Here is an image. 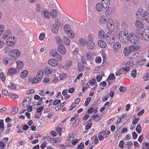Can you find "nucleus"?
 <instances>
[{
    "label": "nucleus",
    "instance_id": "nucleus-1",
    "mask_svg": "<svg viewBox=\"0 0 149 149\" xmlns=\"http://www.w3.org/2000/svg\"><path fill=\"white\" fill-rule=\"evenodd\" d=\"M21 52L17 49H15L11 51L9 54L10 57L13 60H16L19 57Z\"/></svg>",
    "mask_w": 149,
    "mask_h": 149
},
{
    "label": "nucleus",
    "instance_id": "nucleus-2",
    "mask_svg": "<svg viewBox=\"0 0 149 149\" xmlns=\"http://www.w3.org/2000/svg\"><path fill=\"white\" fill-rule=\"evenodd\" d=\"M106 40L109 44H112L114 42V35L111 32H108L105 35Z\"/></svg>",
    "mask_w": 149,
    "mask_h": 149
},
{
    "label": "nucleus",
    "instance_id": "nucleus-3",
    "mask_svg": "<svg viewBox=\"0 0 149 149\" xmlns=\"http://www.w3.org/2000/svg\"><path fill=\"white\" fill-rule=\"evenodd\" d=\"M133 44H136L138 42V38L135 34L130 33L128 36V41Z\"/></svg>",
    "mask_w": 149,
    "mask_h": 149
},
{
    "label": "nucleus",
    "instance_id": "nucleus-4",
    "mask_svg": "<svg viewBox=\"0 0 149 149\" xmlns=\"http://www.w3.org/2000/svg\"><path fill=\"white\" fill-rule=\"evenodd\" d=\"M119 39L120 42L124 44H126L128 41V37L123 31L120 32L119 34Z\"/></svg>",
    "mask_w": 149,
    "mask_h": 149
},
{
    "label": "nucleus",
    "instance_id": "nucleus-5",
    "mask_svg": "<svg viewBox=\"0 0 149 149\" xmlns=\"http://www.w3.org/2000/svg\"><path fill=\"white\" fill-rule=\"evenodd\" d=\"M87 48L89 49H92L95 47V45L94 42L92 40V38L90 35L88 37V40L86 43Z\"/></svg>",
    "mask_w": 149,
    "mask_h": 149
},
{
    "label": "nucleus",
    "instance_id": "nucleus-6",
    "mask_svg": "<svg viewBox=\"0 0 149 149\" xmlns=\"http://www.w3.org/2000/svg\"><path fill=\"white\" fill-rule=\"evenodd\" d=\"M107 28L110 31L113 32L114 31L115 27L112 19H109L107 22Z\"/></svg>",
    "mask_w": 149,
    "mask_h": 149
},
{
    "label": "nucleus",
    "instance_id": "nucleus-7",
    "mask_svg": "<svg viewBox=\"0 0 149 149\" xmlns=\"http://www.w3.org/2000/svg\"><path fill=\"white\" fill-rule=\"evenodd\" d=\"M19 72V70L17 68H10L8 69L7 74L10 75H11L17 74Z\"/></svg>",
    "mask_w": 149,
    "mask_h": 149
},
{
    "label": "nucleus",
    "instance_id": "nucleus-8",
    "mask_svg": "<svg viewBox=\"0 0 149 149\" xmlns=\"http://www.w3.org/2000/svg\"><path fill=\"white\" fill-rule=\"evenodd\" d=\"M15 38L14 37H13L12 38V37L9 38L6 41V43L8 45L12 46L14 45L15 43Z\"/></svg>",
    "mask_w": 149,
    "mask_h": 149
},
{
    "label": "nucleus",
    "instance_id": "nucleus-9",
    "mask_svg": "<svg viewBox=\"0 0 149 149\" xmlns=\"http://www.w3.org/2000/svg\"><path fill=\"white\" fill-rule=\"evenodd\" d=\"M149 31L147 29H145L143 32V38L147 40H149Z\"/></svg>",
    "mask_w": 149,
    "mask_h": 149
},
{
    "label": "nucleus",
    "instance_id": "nucleus-10",
    "mask_svg": "<svg viewBox=\"0 0 149 149\" xmlns=\"http://www.w3.org/2000/svg\"><path fill=\"white\" fill-rule=\"evenodd\" d=\"M58 49L60 53L62 54H65L66 53V50L65 47L62 45H59Z\"/></svg>",
    "mask_w": 149,
    "mask_h": 149
},
{
    "label": "nucleus",
    "instance_id": "nucleus-11",
    "mask_svg": "<svg viewBox=\"0 0 149 149\" xmlns=\"http://www.w3.org/2000/svg\"><path fill=\"white\" fill-rule=\"evenodd\" d=\"M142 19L145 20L147 22L149 23V13L147 11H145L143 13Z\"/></svg>",
    "mask_w": 149,
    "mask_h": 149
},
{
    "label": "nucleus",
    "instance_id": "nucleus-12",
    "mask_svg": "<svg viewBox=\"0 0 149 149\" xmlns=\"http://www.w3.org/2000/svg\"><path fill=\"white\" fill-rule=\"evenodd\" d=\"M98 44L100 47L102 48H104L107 46L106 43L102 40H100L98 41Z\"/></svg>",
    "mask_w": 149,
    "mask_h": 149
},
{
    "label": "nucleus",
    "instance_id": "nucleus-13",
    "mask_svg": "<svg viewBox=\"0 0 149 149\" xmlns=\"http://www.w3.org/2000/svg\"><path fill=\"white\" fill-rule=\"evenodd\" d=\"M48 63L50 65L52 66L55 67L58 65V63L54 59H50L49 60Z\"/></svg>",
    "mask_w": 149,
    "mask_h": 149
},
{
    "label": "nucleus",
    "instance_id": "nucleus-14",
    "mask_svg": "<svg viewBox=\"0 0 149 149\" xmlns=\"http://www.w3.org/2000/svg\"><path fill=\"white\" fill-rule=\"evenodd\" d=\"M44 74L43 71L42 70H39L37 72L36 76L38 79L41 80Z\"/></svg>",
    "mask_w": 149,
    "mask_h": 149
},
{
    "label": "nucleus",
    "instance_id": "nucleus-15",
    "mask_svg": "<svg viewBox=\"0 0 149 149\" xmlns=\"http://www.w3.org/2000/svg\"><path fill=\"white\" fill-rule=\"evenodd\" d=\"M58 27L57 24H54L53 25L52 28V30L54 34H57L58 32Z\"/></svg>",
    "mask_w": 149,
    "mask_h": 149
},
{
    "label": "nucleus",
    "instance_id": "nucleus-16",
    "mask_svg": "<svg viewBox=\"0 0 149 149\" xmlns=\"http://www.w3.org/2000/svg\"><path fill=\"white\" fill-rule=\"evenodd\" d=\"M143 32L141 29H137L136 31V34L139 39H142L143 38Z\"/></svg>",
    "mask_w": 149,
    "mask_h": 149
},
{
    "label": "nucleus",
    "instance_id": "nucleus-17",
    "mask_svg": "<svg viewBox=\"0 0 149 149\" xmlns=\"http://www.w3.org/2000/svg\"><path fill=\"white\" fill-rule=\"evenodd\" d=\"M143 11L141 9H139L137 11L136 17L139 18H141L143 16Z\"/></svg>",
    "mask_w": 149,
    "mask_h": 149
},
{
    "label": "nucleus",
    "instance_id": "nucleus-18",
    "mask_svg": "<svg viewBox=\"0 0 149 149\" xmlns=\"http://www.w3.org/2000/svg\"><path fill=\"white\" fill-rule=\"evenodd\" d=\"M135 26L138 29L141 28L144 29V24L139 21H136L135 24Z\"/></svg>",
    "mask_w": 149,
    "mask_h": 149
},
{
    "label": "nucleus",
    "instance_id": "nucleus-19",
    "mask_svg": "<svg viewBox=\"0 0 149 149\" xmlns=\"http://www.w3.org/2000/svg\"><path fill=\"white\" fill-rule=\"evenodd\" d=\"M41 13L44 15L45 18L49 19L50 17L51 14L48 11L45 10L42 11Z\"/></svg>",
    "mask_w": 149,
    "mask_h": 149
},
{
    "label": "nucleus",
    "instance_id": "nucleus-20",
    "mask_svg": "<svg viewBox=\"0 0 149 149\" xmlns=\"http://www.w3.org/2000/svg\"><path fill=\"white\" fill-rule=\"evenodd\" d=\"M78 70L79 72L83 71L84 68L85 66L83 63H80L78 62Z\"/></svg>",
    "mask_w": 149,
    "mask_h": 149
},
{
    "label": "nucleus",
    "instance_id": "nucleus-21",
    "mask_svg": "<svg viewBox=\"0 0 149 149\" xmlns=\"http://www.w3.org/2000/svg\"><path fill=\"white\" fill-rule=\"evenodd\" d=\"M16 63L17 64V68L19 70L23 68L24 63L22 61H18L16 62Z\"/></svg>",
    "mask_w": 149,
    "mask_h": 149
},
{
    "label": "nucleus",
    "instance_id": "nucleus-22",
    "mask_svg": "<svg viewBox=\"0 0 149 149\" xmlns=\"http://www.w3.org/2000/svg\"><path fill=\"white\" fill-rule=\"evenodd\" d=\"M96 9L97 11H101L103 10V6L101 3H98L96 5Z\"/></svg>",
    "mask_w": 149,
    "mask_h": 149
},
{
    "label": "nucleus",
    "instance_id": "nucleus-23",
    "mask_svg": "<svg viewBox=\"0 0 149 149\" xmlns=\"http://www.w3.org/2000/svg\"><path fill=\"white\" fill-rule=\"evenodd\" d=\"M121 47V44L119 42H116L113 44V48L116 50L119 49Z\"/></svg>",
    "mask_w": 149,
    "mask_h": 149
},
{
    "label": "nucleus",
    "instance_id": "nucleus-24",
    "mask_svg": "<svg viewBox=\"0 0 149 149\" xmlns=\"http://www.w3.org/2000/svg\"><path fill=\"white\" fill-rule=\"evenodd\" d=\"M28 71L27 70H24L20 74L21 77L22 78H24L28 75Z\"/></svg>",
    "mask_w": 149,
    "mask_h": 149
},
{
    "label": "nucleus",
    "instance_id": "nucleus-25",
    "mask_svg": "<svg viewBox=\"0 0 149 149\" xmlns=\"http://www.w3.org/2000/svg\"><path fill=\"white\" fill-rule=\"evenodd\" d=\"M131 53V52L129 47H126L124 48L123 53L125 56H128Z\"/></svg>",
    "mask_w": 149,
    "mask_h": 149
},
{
    "label": "nucleus",
    "instance_id": "nucleus-26",
    "mask_svg": "<svg viewBox=\"0 0 149 149\" xmlns=\"http://www.w3.org/2000/svg\"><path fill=\"white\" fill-rule=\"evenodd\" d=\"M58 14L57 11L55 9L51 11L50 14L51 15L52 18H55L57 16Z\"/></svg>",
    "mask_w": 149,
    "mask_h": 149
},
{
    "label": "nucleus",
    "instance_id": "nucleus-27",
    "mask_svg": "<svg viewBox=\"0 0 149 149\" xmlns=\"http://www.w3.org/2000/svg\"><path fill=\"white\" fill-rule=\"evenodd\" d=\"M105 32L102 30H100L98 32L99 36L101 39H103L105 38V35H104Z\"/></svg>",
    "mask_w": 149,
    "mask_h": 149
},
{
    "label": "nucleus",
    "instance_id": "nucleus-28",
    "mask_svg": "<svg viewBox=\"0 0 149 149\" xmlns=\"http://www.w3.org/2000/svg\"><path fill=\"white\" fill-rule=\"evenodd\" d=\"M100 22L101 24L105 23L107 21V19L105 16L103 15L100 17Z\"/></svg>",
    "mask_w": 149,
    "mask_h": 149
},
{
    "label": "nucleus",
    "instance_id": "nucleus-29",
    "mask_svg": "<svg viewBox=\"0 0 149 149\" xmlns=\"http://www.w3.org/2000/svg\"><path fill=\"white\" fill-rule=\"evenodd\" d=\"M112 13V11L111 9L109 7L107 8L105 11V14L107 15H110Z\"/></svg>",
    "mask_w": 149,
    "mask_h": 149
},
{
    "label": "nucleus",
    "instance_id": "nucleus-30",
    "mask_svg": "<svg viewBox=\"0 0 149 149\" xmlns=\"http://www.w3.org/2000/svg\"><path fill=\"white\" fill-rule=\"evenodd\" d=\"M50 54L53 57H55L58 54V53L55 49H52L50 52Z\"/></svg>",
    "mask_w": 149,
    "mask_h": 149
},
{
    "label": "nucleus",
    "instance_id": "nucleus-31",
    "mask_svg": "<svg viewBox=\"0 0 149 149\" xmlns=\"http://www.w3.org/2000/svg\"><path fill=\"white\" fill-rule=\"evenodd\" d=\"M45 72L48 74H50L52 72V69L49 66H47L45 68Z\"/></svg>",
    "mask_w": 149,
    "mask_h": 149
},
{
    "label": "nucleus",
    "instance_id": "nucleus-32",
    "mask_svg": "<svg viewBox=\"0 0 149 149\" xmlns=\"http://www.w3.org/2000/svg\"><path fill=\"white\" fill-rule=\"evenodd\" d=\"M136 130L138 133L139 134L141 133V125L140 123H139L138 124V125L136 128Z\"/></svg>",
    "mask_w": 149,
    "mask_h": 149
},
{
    "label": "nucleus",
    "instance_id": "nucleus-33",
    "mask_svg": "<svg viewBox=\"0 0 149 149\" xmlns=\"http://www.w3.org/2000/svg\"><path fill=\"white\" fill-rule=\"evenodd\" d=\"M64 40L65 42V43L67 45H68L70 43V40L69 38L67 37L64 38Z\"/></svg>",
    "mask_w": 149,
    "mask_h": 149
},
{
    "label": "nucleus",
    "instance_id": "nucleus-34",
    "mask_svg": "<svg viewBox=\"0 0 149 149\" xmlns=\"http://www.w3.org/2000/svg\"><path fill=\"white\" fill-rule=\"evenodd\" d=\"M130 50L131 52V53L132 52H134L137 51L138 50V48L134 46H131L129 47Z\"/></svg>",
    "mask_w": 149,
    "mask_h": 149
},
{
    "label": "nucleus",
    "instance_id": "nucleus-35",
    "mask_svg": "<svg viewBox=\"0 0 149 149\" xmlns=\"http://www.w3.org/2000/svg\"><path fill=\"white\" fill-rule=\"evenodd\" d=\"M65 103L63 102V103H61L60 104H58V105L56 107H55V110L56 111H58L59 109H60L63 106H64V104Z\"/></svg>",
    "mask_w": 149,
    "mask_h": 149
},
{
    "label": "nucleus",
    "instance_id": "nucleus-36",
    "mask_svg": "<svg viewBox=\"0 0 149 149\" xmlns=\"http://www.w3.org/2000/svg\"><path fill=\"white\" fill-rule=\"evenodd\" d=\"M40 80L38 79L37 77L36 76V77H34L32 79V84H35L39 82L40 81Z\"/></svg>",
    "mask_w": 149,
    "mask_h": 149
},
{
    "label": "nucleus",
    "instance_id": "nucleus-37",
    "mask_svg": "<svg viewBox=\"0 0 149 149\" xmlns=\"http://www.w3.org/2000/svg\"><path fill=\"white\" fill-rule=\"evenodd\" d=\"M137 70L136 69H135L132 70L131 73V76L133 78L136 77V74Z\"/></svg>",
    "mask_w": 149,
    "mask_h": 149
},
{
    "label": "nucleus",
    "instance_id": "nucleus-38",
    "mask_svg": "<svg viewBox=\"0 0 149 149\" xmlns=\"http://www.w3.org/2000/svg\"><path fill=\"white\" fill-rule=\"evenodd\" d=\"M80 121V118H78L74 121L73 123V125L76 126H78Z\"/></svg>",
    "mask_w": 149,
    "mask_h": 149
},
{
    "label": "nucleus",
    "instance_id": "nucleus-39",
    "mask_svg": "<svg viewBox=\"0 0 149 149\" xmlns=\"http://www.w3.org/2000/svg\"><path fill=\"white\" fill-rule=\"evenodd\" d=\"M4 29V27L3 25H0V36L3 33Z\"/></svg>",
    "mask_w": 149,
    "mask_h": 149
},
{
    "label": "nucleus",
    "instance_id": "nucleus-40",
    "mask_svg": "<svg viewBox=\"0 0 149 149\" xmlns=\"http://www.w3.org/2000/svg\"><path fill=\"white\" fill-rule=\"evenodd\" d=\"M8 87L12 89H15L16 88V85L11 82L9 83Z\"/></svg>",
    "mask_w": 149,
    "mask_h": 149
},
{
    "label": "nucleus",
    "instance_id": "nucleus-41",
    "mask_svg": "<svg viewBox=\"0 0 149 149\" xmlns=\"http://www.w3.org/2000/svg\"><path fill=\"white\" fill-rule=\"evenodd\" d=\"M133 119L134 120L132 122V124L134 125H135L139 120L140 118L139 117H136L135 118H133Z\"/></svg>",
    "mask_w": 149,
    "mask_h": 149
},
{
    "label": "nucleus",
    "instance_id": "nucleus-42",
    "mask_svg": "<svg viewBox=\"0 0 149 149\" xmlns=\"http://www.w3.org/2000/svg\"><path fill=\"white\" fill-rule=\"evenodd\" d=\"M68 35L69 37L71 38H73L74 37V33H73V32H72L71 31H69L68 30Z\"/></svg>",
    "mask_w": 149,
    "mask_h": 149
},
{
    "label": "nucleus",
    "instance_id": "nucleus-43",
    "mask_svg": "<svg viewBox=\"0 0 149 149\" xmlns=\"http://www.w3.org/2000/svg\"><path fill=\"white\" fill-rule=\"evenodd\" d=\"M91 98L90 97H88L87 98L84 104L85 106H86L88 104L91 100Z\"/></svg>",
    "mask_w": 149,
    "mask_h": 149
},
{
    "label": "nucleus",
    "instance_id": "nucleus-44",
    "mask_svg": "<svg viewBox=\"0 0 149 149\" xmlns=\"http://www.w3.org/2000/svg\"><path fill=\"white\" fill-rule=\"evenodd\" d=\"M80 44L83 46H85L86 45V43L85 40L83 39H81L79 40Z\"/></svg>",
    "mask_w": 149,
    "mask_h": 149
},
{
    "label": "nucleus",
    "instance_id": "nucleus-45",
    "mask_svg": "<svg viewBox=\"0 0 149 149\" xmlns=\"http://www.w3.org/2000/svg\"><path fill=\"white\" fill-rule=\"evenodd\" d=\"M84 146V143L82 142L78 145L77 146V148L78 149H82L83 147Z\"/></svg>",
    "mask_w": 149,
    "mask_h": 149
},
{
    "label": "nucleus",
    "instance_id": "nucleus-46",
    "mask_svg": "<svg viewBox=\"0 0 149 149\" xmlns=\"http://www.w3.org/2000/svg\"><path fill=\"white\" fill-rule=\"evenodd\" d=\"M92 125V123H90L88 124L86 126H85V129L86 130H88L89 129H90Z\"/></svg>",
    "mask_w": 149,
    "mask_h": 149
},
{
    "label": "nucleus",
    "instance_id": "nucleus-47",
    "mask_svg": "<svg viewBox=\"0 0 149 149\" xmlns=\"http://www.w3.org/2000/svg\"><path fill=\"white\" fill-rule=\"evenodd\" d=\"M18 110V108L15 107L13 109L12 111H11V113L12 114H14L15 113L17 112Z\"/></svg>",
    "mask_w": 149,
    "mask_h": 149
},
{
    "label": "nucleus",
    "instance_id": "nucleus-48",
    "mask_svg": "<svg viewBox=\"0 0 149 149\" xmlns=\"http://www.w3.org/2000/svg\"><path fill=\"white\" fill-rule=\"evenodd\" d=\"M9 96H10L11 98H13V99L17 98L18 97V95L10 93L9 95Z\"/></svg>",
    "mask_w": 149,
    "mask_h": 149
},
{
    "label": "nucleus",
    "instance_id": "nucleus-49",
    "mask_svg": "<svg viewBox=\"0 0 149 149\" xmlns=\"http://www.w3.org/2000/svg\"><path fill=\"white\" fill-rule=\"evenodd\" d=\"M126 145H127V148L128 149H129L131 148V146L133 145V144L132 141H129L127 142V144Z\"/></svg>",
    "mask_w": 149,
    "mask_h": 149
},
{
    "label": "nucleus",
    "instance_id": "nucleus-50",
    "mask_svg": "<svg viewBox=\"0 0 149 149\" xmlns=\"http://www.w3.org/2000/svg\"><path fill=\"white\" fill-rule=\"evenodd\" d=\"M44 108V106H43L41 107H39L37 109V111H36V112L38 113H40L41 112L43 109Z\"/></svg>",
    "mask_w": 149,
    "mask_h": 149
},
{
    "label": "nucleus",
    "instance_id": "nucleus-51",
    "mask_svg": "<svg viewBox=\"0 0 149 149\" xmlns=\"http://www.w3.org/2000/svg\"><path fill=\"white\" fill-rule=\"evenodd\" d=\"M8 58H4L3 59V63L8 65Z\"/></svg>",
    "mask_w": 149,
    "mask_h": 149
},
{
    "label": "nucleus",
    "instance_id": "nucleus-52",
    "mask_svg": "<svg viewBox=\"0 0 149 149\" xmlns=\"http://www.w3.org/2000/svg\"><path fill=\"white\" fill-rule=\"evenodd\" d=\"M56 56V59L58 61H60L61 60L62 57L61 56L60 54H58Z\"/></svg>",
    "mask_w": 149,
    "mask_h": 149
},
{
    "label": "nucleus",
    "instance_id": "nucleus-53",
    "mask_svg": "<svg viewBox=\"0 0 149 149\" xmlns=\"http://www.w3.org/2000/svg\"><path fill=\"white\" fill-rule=\"evenodd\" d=\"M66 63L67 66L68 67H70L72 65V62L71 61L68 60Z\"/></svg>",
    "mask_w": 149,
    "mask_h": 149
},
{
    "label": "nucleus",
    "instance_id": "nucleus-54",
    "mask_svg": "<svg viewBox=\"0 0 149 149\" xmlns=\"http://www.w3.org/2000/svg\"><path fill=\"white\" fill-rule=\"evenodd\" d=\"M0 78L3 81H4L6 79L5 78V76L3 73H1L0 74Z\"/></svg>",
    "mask_w": 149,
    "mask_h": 149
},
{
    "label": "nucleus",
    "instance_id": "nucleus-55",
    "mask_svg": "<svg viewBox=\"0 0 149 149\" xmlns=\"http://www.w3.org/2000/svg\"><path fill=\"white\" fill-rule=\"evenodd\" d=\"M45 37V34L43 33H41L39 36V39L41 40H42Z\"/></svg>",
    "mask_w": 149,
    "mask_h": 149
},
{
    "label": "nucleus",
    "instance_id": "nucleus-56",
    "mask_svg": "<svg viewBox=\"0 0 149 149\" xmlns=\"http://www.w3.org/2000/svg\"><path fill=\"white\" fill-rule=\"evenodd\" d=\"M90 83L91 85L93 86L96 83H97L95 79H93L90 81Z\"/></svg>",
    "mask_w": 149,
    "mask_h": 149
},
{
    "label": "nucleus",
    "instance_id": "nucleus-57",
    "mask_svg": "<svg viewBox=\"0 0 149 149\" xmlns=\"http://www.w3.org/2000/svg\"><path fill=\"white\" fill-rule=\"evenodd\" d=\"M124 141L122 140L120 141L119 143V146L121 148H124Z\"/></svg>",
    "mask_w": 149,
    "mask_h": 149
},
{
    "label": "nucleus",
    "instance_id": "nucleus-58",
    "mask_svg": "<svg viewBox=\"0 0 149 149\" xmlns=\"http://www.w3.org/2000/svg\"><path fill=\"white\" fill-rule=\"evenodd\" d=\"M110 133V130H108L107 131H103L102 132V134L103 135H105V134L108 135Z\"/></svg>",
    "mask_w": 149,
    "mask_h": 149
},
{
    "label": "nucleus",
    "instance_id": "nucleus-59",
    "mask_svg": "<svg viewBox=\"0 0 149 149\" xmlns=\"http://www.w3.org/2000/svg\"><path fill=\"white\" fill-rule=\"evenodd\" d=\"M102 2H103L105 4H106L107 6L109 5L110 4L109 0H102Z\"/></svg>",
    "mask_w": 149,
    "mask_h": 149
},
{
    "label": "nucleus",
    "instance_id": "nucleus-60",
    "mask_svg": "<svg viewBox=\"0 0 149 149\" xmlns=\"http://www.w3.org/2000/svg\"><path fill=\"white\" fill-rule=\"evenodd\" d=\"M91 139H95V144H97L98 143L99 141L96 135L94 136L91 137Z\"/></svg>",
    "mask_w": 149,
    "mask_h": 149
},
{
    "label": "nucleus",
    "instance_id": "nucleus-61",
    "mask_svg": "<svg viewBox=\"0 0 149 149\" xmlns=\"http://www.w3.org/2000/svg\"><path fill=\"white\" fill-rule=\"evenodd\" d=\"M2 93L3 95H6L9 96V95L10 94V93H8V91L6 90H3L2 91Z\"/></svg>",
    "mask_w": 149,
    "mask_h": 149
},
{
    "label": "nucleus",
    "instance_id": "nucleus-62",
    "mask_svg": "<svg viewBox=\"0 0 149 149\" xmlns=\"http://www.w3.org/2000/svg\"><path fill=\"white\" fill-rule=\"evenodd\" d=\"M125 90H126V88L123 86H120L119 88V90L121 92H124Z\"/></svg>",
    "mask_w": 149,
    "mask_h": 149
},
{
    "label": "nucleus",
    "instance_id": "nucleus-63",
    "mask_svg": "<svg viewBox=\"0 0 149 149\" xmlns=\"http://www.w3.org/2000/svg\"><path fill=\"white\" fill-rule=\"evenodd\" d=\"M35 91V90L33 89L29 90L27 91V94L28 95H29L34 93Z\"/></svg>",
    "mask_w": 149,
    "mask_h": 149
},
{
    "label": "nucleus",
    "instance_id": "nucleus-64",
    "mask_svg": "<svg viewBox=\"0 0 149 149\" xmlns=\"http://www.w3.org/2000/svg\"><path fill=\"white\" fill-rule=\"evenodd\" d=\"M123 70L125 71L126 72H127L130 70L129 67H126L122 68Z\"/></svg>",
    "mask_w": 149,
    "mask_h": 149
}]
</instances>
